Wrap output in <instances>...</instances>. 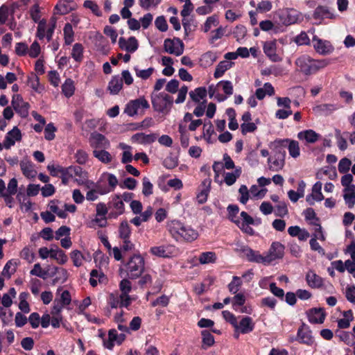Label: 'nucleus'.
I'll use <instances>...</instances> for the list:
<instances>
[{"instance_id": "f257e3e1", "label": "nucleus", "mask_w": 355, "mask_h": 355, "mask_svg": "<svg viewBox=\"0 0 355 355\" xmlns=\"http://www.w3.org/2000/svg\"><path fill=\"white\" fill-rule=\"evenodd\" d=\"M170 236L178 243H192L198 239V231L178 219L168 220L166 225Z\"/></svg>"}, {"instance_id": "f03ea898", "label": "nucleus", "mask_w": 355, "mask_h": 355, "mask_svg": "<svg viewBox=\"0 0 355 355\" xmlns=\"http://www.w3.org/2000/svg\"><path fill=\"white\" fill-rule=\"evenodd\" d=\"M295 64L302 73L311 75L326 67L329 62L325 59L315 60L309 55L304 54L296 59Z\"/></svg>"}, {"instance_id": "7ed1b4c3", "label": "nucleus", "mask_w": 355, "mask_h": 355, "mask_svg": "<svg viewBox=\"0 0 355 355\" xmlns=\"http://www.w3.org/2000/svg\"><path fill=\"white\" fill-rule=\"evenodd\" d=\"M145 269L144 258L139 254L131 256L123 265L121 272H125L129 279H135L139 277Z\"/></svg>"}, {"instance_id": "20e7f679", "label": "nucleus", "mask_w": 355, "mask_h": 355, "mask_svg": "<svg viewBox=\"0 0 355 355\" xmlns=\"http://www.w3.org/2000/svg\"><path fill=\"white\" fill-rule=\"evenodd\" d=\"M151 102L155 111L162 114H168L173 105V98L164 92H153Z\"/></svg>"}, {"instance_id": "39448f33", "label": "nucleus", "mask_w": 355, "mask_h": 355, "mask_svg": "<svg viewBox=\"0 0 355 355\" xmlns=\"http://www.w3.org/2000/svg\"><path fill=\"white\" fill-rule=\"evenodd\" d=\"M272 146L275 148H280L282 152H285L284 148L287 147L289 155L293 158H297L300 155L299 143L295 140L276 139L272 143Z\"/></svg>"}, {"instance_id": "423d86ee", "label": "nucleus", "mask_w": 355, "mask_h": 355, "mask_svg": "<svg viewBox=\"0 0 355 355\" xmlns=\"http://www.w3.org/2000/svg\"><path fill=\"white\" fill-rule=\"evenodd\" d=\"M107 205L109 207L107 218L110 219H116L125 212V205L119 194L112 196Z\"/></svg>"}, {"instance_id": "0eeeda50", "label": "nucleus", "mask_w": 355, "mask_h": 355, "mask_svg": "<svg viewBox=\"0 0 355 355\" xmlns=\"http://www.w3.org/2000/svg\"><path fill=\"white\" fill-rule=\"evenodd\" d=\"M149 107V103L144 97H139V98L130 101L125 106L124 112L130 116L141 114L144 110Z\"/></svg>"}, {"instance_id": "6e6552de", "label": "nucleus", "mask_w": 355, "mask_h": 355, "mask_svg": "<svg viewBox=\"0 0 355 355\" xmlns=\"http://www.w3.org/2000/svg\"><path fill=\"white\" fill-rule=\"evenodd\" d=\"M284 250L285 247L282 243L279 241L272 242L265 254L267 265L276 260L282 259L284 255Z\"/></svg>"}, {"instance_id": "1a4fd4ad", "label": "nucleus", "mask_w": 355, "mask_h": 355, "mask_svg": "<svg viewBox=\"0 0 355 355\" xmlns=\"http://www.w3.org/2000/svg\"><path fill=\"white\" fill-rule=\"evenodd\" d=\"M164 49L169 54L180 56L184 52V46L182 41L178 37L167 38L164 42Z\"/></svg>"}, {"instance_id": "9d476101", "label": "nucleus", "mask_w": 355, "mask_h": 355, "mask_svg": "<svg viewBox=\"0 0 355 355\" xmlns=\"http://www.w3.org/2000/svg\"><path fill=\"white\" fill-rule=\"evenodd\" d=\"M312 42L313 49L320 55H329L334 51V47L329 41L322 40L317 35H313Z\"/></svg>"}, {"instance_id": "9b49d317", "label": "nucleus", "mask_w": 355, "mask_h": 355, "mask_svg": "<svg viewBox=\"0 0 355 355\" xmlns=\"http://www.w3.org/2000/svg\"><path fill=\"white\" fill-rule=\"evenodd\" d=\"M270 148L274 150L275 155L268 159L269 168L274 171H279L284 165L285 152H282L280 148H275L272 146V144Z\"/></svg>"}, {"instance_id": "f8f14e48", "label": "nucleus", "mask_w": 355, "mask_h": 355, "mask_svg": "<svg viewBox=\"0 0 355 355\" xmlns=\"http://www.w3.org/2000/svg\"><path fill=\"white\" fill-rule=\"evenodd\" d=\"M89 142L93 150L108 149L110 147V141L103 135L96 132L91 134Z\"/></svg>"}, {"instance_id": "ddd939ff", "label": "nucleus", "mask_w": 355, "mask_h": 355, "mask_svg": "<svg viewBox=\"0 0 355 355\" xmlns=\"http://www.w3.org/2000/svg\"><path fill=\"white\" fill-rule=\"evenodd\" d=\"M254 224V218L245 211L241 212L240 218L236 223V225L241 229L242 232L250 236L254 234V230L250 226V225Z\"/></svg>"}, {"instance_id": "4468645a", "label": "nucleus", "mask_w": 355, "mask_h": 355, "mask_svg": "<svg viewBox=\"0 0 355 355\" xmlns=\"http://www.w3.org/2000/svg\"><path fill=\"white\" fill-rule=\"evenodd\" d=\"M132 299L130 297H122L118 293H112L109 295L107 303L112 309H116L118 307L127 308L130 305Z\"/></svg>"}, {"instance_id": "2eb2a0df", "label": "nucleus", "mask_w": 355, "mask_h": 355, "mask_svg": "<svg viewBox=\"0 0 355 355\" xmlns=\"http://www.w3.org/2000/svg\"><path fill=\"white\" fill-rule=\"evenodd\" d=\"M277 43L275 40L263 42V50L265 55L273 62L282 60V58L277 53Z\"/></svg>"}, {"instance_id": "dca6fc26", "label": "nucleus", "mask_w": 355, "mask_h": 355, "mask_svg": "<svg viewBox=\"0 0 355 355\" xmlns=\"http://www.w3.org/2000/svg\"><path fill=\"white\" fill-rule=\"evenodd\" d=\"M11 104L15 112L19 114L21 117L26 118L28 115L29 104L24 101L20 95H14Z\"/></svg>"}, {"instance_id": "f3484780", "label": "nucleus", "mask_w": 355, "mask_h": 355, "mask_svg": "<svg viewBox=\"0 0 355 355\" xmlns=\"http://www.w3.org/2000/svg\"><path fill=\"white\" fill-rule=\"evenodd\" d=\"M241 251L249 261L267 265L265 254H261L259 251L254 250L247 245L241 247Z\"/></svg>"}, {"instance_id": "a211bd4d", "label": "nucleus", "mask_w": 355, "mask_h": 355, "mask_svg": "<svg viewBox=\"0 0 355 355\" xmlns=\"http://www.w3.org/2000/svg\"><path fill=\"white\" fill-rule=\"evenodd\" d=\"M236 331L241 332L242 334H246L252 332L254 329V322L252 318L249 316L241 317L239 322L237 321L234 327Z\"/></svg>"}, {"instance_id": "6ab92c4d", "label": "nucleus", "mask_w": 355, "mask_h": 355, "mask_svg": "<svg viewBox=\"0 0 355 355\" xmlns=\"http://www.w3.org/2000/svg\"><path fill=\"white\" fill-rule=\"evenodd\" d=\"M297 340L303 344L311 345L314 343V338L312 336V332L309 327L303 324L297 330Z\"/></svg>"}, {"instance_id": "aec40b11", "label": "nucleus", "mask_w": 355, "mask_h": 355, "mask_svg": "<svg viewBox=\"0 0 355 355\" xmlns=\"http://www.w3.org/2000/svg\"><path fill=\"white\" fill-rule=\"evenodd\" d=\"M21 139V131L15 126L6 134L3 140V146L6 149H9L15 144L16 141H19Z\"/></svg>"}, {"instance_id": "412c9836", "label": "nucleus", "mask_w": 355, "mask_h": 355, "mask_svg": "<svg viewBox=\"0 0 355 355\" xmlns=\"http://www.w3.org/2000/svg\"><path fill=\"white\" fill-rule=\"evenodd\" d=\"M158 136L159 134L157 133H150L147 135L144 132H138L132 136L131 140L134 143L146 145L155 142L158 138Z\"/></svg>"}, {"instance_id": "4be33fe9", "label": "nucleus", "mask_w": 355, "mask_h": 355, "mask_svg": "<svg viewBox=\"0 0 355 355\" xmlns=\"http://www.w3.org/2000/svg\"><path fill=\"white\" fill-rule=\"evenodd\" d=\"M322 187V184L320 182H317L313 184L311 193L307 195L306 197V200L310 205H313L315 202H320L324 199L321 191Z\"/></svg>"}, {"instance_id": "5701e85b", "label": "nucleus", "mask_w": 355, "mask_h": 355, "mask_svg": "<svg viewBox=\"0 0 355 355\" xmlns=\"http://www.w3.org/2000/svg\"><path fill=\"white\" fill-rule=\"evenodd\" d=\"M299 13L294 9H287L279 16L281 22L286 26L294 24L299 20Z\"/></svg>"}, {"instance_id": "b1692460", "label": "nucleus", "mask_w": 355, "mask_h": 355, "mask_svg": "<svg viewBox=\"0 0 355 355\" xmlns=\"http://www.w3.org/2000/svg\"><path fill=\"white\" fill-rule=\"evenodd\" d=\"M119 46L122 50L129 53H134L137 50L139 44L135 37H130L128 40L121 37L119 40Z\"/></svg>"}, {"instance_id": "393cba45", "label": "nucleus", "mask_w": 355, "mask_h": 355, "mask_svg": "<svg viewBox=\"0 0 355 355\" xmlns=\"http://www.w3.org/2000/svg\"><path fill=\"white\" fill-rule=\"evenodd\" d=\"M324 310L322 308H313L307 312L309 322L312 324H322L325 319Z\"/></svg>"}, {"instance_id": "a878e982", "label": "nucleus", "mask_w": 355, "mask_h": 355, "mask_svg": "<svg viewBox=\"0 0 355 355\" xmlns=\"http://www.w3.org/2000/svg\"><path fill=\"white\" fill-rule=\"evenodd\" d=\"M306 282L312 288H320L323 286L324 279L318 275L313 270H309L306 274Z\"/></svg>"}, {"instance_id": "bb28decb", "label": "nucleus", "mask_w": 355, "mask_h": 355, "mask_svg": "<svg viewBox=\"0 0 355 355\" xmlns=\"http://www.w3.org/2000/svg\"><path fill=\"white\" fill-rule=\"evenodd\" d=\"M211 180L209 178L205 179L202 182V189L196 196L197 202L199 204H204L207 200L209 193L211 189Z\"/></svg>"}, {"instance_id": "cd10ccee", "label": "nucleus", "mask_w": 355, "mask_h": 355, "mask_svg": "<svg viewBox=\"0 0 355 355\" xmlns=\"http://www.w3.org/2000/svg\"><path fill=\"white\" fill-rule=\"evenodd\" d=\"M313 18L319 20L334 19L336 15L328 7L319 6L314 10Z\"/></svg>"}, {"instance_id": "c85d7f7f", "label": "nucleus", "mask_w": 355, "mask_h": 355, "mask_svg": "<svg viewBox=\"0 0 355 355\" xmlns=\"http://www.w3.org/2000/svg\"><path fill=\"white\" fill-rule=\"evenodd\" d=\"M20 168L23 175L28 179L35 178L37 174L35 165L31 161L26 159L21 161Z\"/></svg>"}, {"instance_id": "c756f323", "label": "nucleus", "mask_w": 355, "mask_h": 355, "mask_svg": "<svg viewBox=\"0 0 355 355\" xmlns=\"http://www.w3.org/2000/svg\"><path fill=\"white\" fill-rule=\"evenodd\" d=\"M320 135L313 130H302L297 134L300 140L305 141L306 143L314 144L320 138Z\"/></svg>"}, {"instance_id": "7c9ffc66", "label": "nucleus", "mask_w": 355, "mask_h": 355, "mask_svg": "<svg viewBox=\"0 0 355 355\" xmlns=\"http://www.w3.org/2000/svg\"><path fill=\"white\" fill-rule=\"evenodd\" d=\"M337 109V105L331 103L319 104L313 107V111L319 115H329Z\"/></svg>"}, {"instance_id": "2f4dec72", "label": "nucleus", "mask_w": 355, "mask_h": 355, "mask_svg": "<svg viewBox=\"0 0 355 355\" xmlns=\"http://www.w3.org/2000/svg\"><path fill=\"white\" fill-rule=\"evenodd\" d=\"M343 198L347 206L352 209L355 205V186H351L349 188H344Z\"/></svg>"}, {"instance_id": "473e14b6", "label": "nucleus", "mask_w": 355, "mask_h": 355, "mask_svg": "<svg viewBox=\"0 0 355 355\" xmlns=\"http://www.w3.org/2000/svg\"><path fill=\"white\" fill-rule=\"evenodd\" d=\"M123 87L122 78L119 76H114L112 78L108 84V90L111 94H117Z\"/></svg>"}, {"instance_id": "72a5a7b5", "label": "nucleus", "mask_w": 355, "mask_h": 355, "mask_svg": "<svg viewBox=\"0 0 355 355\" xmlns=\"http://www.w3.org/2000/svg\"><path fill=\"white\" fill-rule=\"evenodd\" d=\"M93 155L103 164H110L113 159L112 155L106 149L93 150Z\"/></svg>"}, {"instance_id": "f704fd0d", "label": "nucleus", "mask_w": 355, "mask_h": 355, "mask_svg": "<svg viewBox=\"0 0 355 355\" xmlns=\"http://www.w3.org/2000/svg\"><path fill=\"white\" fill-rule=\"evenodd\" d=\"M275 94L273 86L270 83H266L263 87L258 88L255 92V96L259 100H262L265 98L266 95L272 96Z\"/></svg>"}, {"instance_id": "c9c22d12", "label": "nucleus", "mask_w": 355, "mask_h": 355, "mask_svg": "<svg viewBox=\"0 0 355 355\" xmlns=\"http://www.w3.org/2000/svg\"><path fill=\"white\" fill-rule=\"evenodd\" d=\"M217 55L212 51H207L202 54L200 58V65L204 68H207L216 60Z\"/></svg>"}, {"instance_id": "e433bc0d", "label": "nucleus", "mask_w": 355, "mask_h": 355, "mask_svg": "<svg viewBox=\"0 0 355 355\" xmlns=\"http://www.w3.org/2000/svg\"><path fill=\"white\" fill-rule=\"evenodd\" d=\"M233 64V62L230 61H220L216 67L214 76L215 78H219L223 76L225 72L230 69Z\"/></svg>"}, {"instance_id": "4c0bfd02", "label": "nucleus", "mask_w": 355, "mask_h": 355, "mask_svg": "<svg viewBox=\"0 0 355 355\" xmlns=\"http://www.w3.org/2000/svg\"><path fill=\"white\" fill-rule=\"evenodd\" d=\"M241 172V168L239 167L236 168L235 170L231 173H225L224 174L225 183L228 186L234 184L236 180L240 177Z\"/></svg>"}, {"instance_id": "58836bf2", "label": "nucleus", "mask_w": 355, "mask_h": 355, "mask_svg": "<svg viewBox=\"0 0 355 355\" xmlns=\"http://www.w3.org/2000/svg\"><path fill=\"white\" fill-rule=\"evenodd\" d=\"M207 94V91L205 87H200L195 89L189 92V96L191 100L196 103L200 102L203 100Z\"/></svg>"}, {"instance_id": "ea45409f", "label": "nucleus", "mask_w": 355, "mask_h": 355, "mask_svg": "<svg viewBox=\"0 0 355 355\" xmlns=\"http://www.w3.org/2000/svg\"><path fill=\"white\" fill-rule=\"evenodd\" d=\"M105 279V276L103 272L98 270H92L90 272L89 283L92 287L97 286L98 282L101 283Z\"/></svg>"}, {"instance_id": "a19ab883", "label": "nucleus", "mask_w": 355, "mask_h": 355, "mask_svg": "<svg viewBox=\"0 0 355 355\" xmlns=\"http://www.w3.org/2000/svg\"><path fill=\"white\" fill-rule=\"evenodd\" d=\"M64 40L65 45H70L74 40V31L72 25L67 23L63 28Z\"/></svg>"}, {"instance_id": "79ce46f5", "label": "nucleus", "mask_w": 355, "mask_h": 355, "mask_svg": "<svg viewBox=\"0 0 355 355\" xmlns=\"http://www.w3.org/2000/svg\"><path fill=\"white\" fill-rule=\"evenodd\" d=\"M84 48L82 44L76 43L73 44L71 50V58L78 62H82L83 59Z\"/></svg>"}, {"instance_id": "37998d69", "label": "nucleus", "mask_w": 355, "mask_h": 355, "mask_svg": "<svg viewBox=\"0 0 355 355\" xmlns=\"http://www.w3.org/2000/svg\"><path fill=\"white\" fill-rule=\"evenodd\" d=\"M62 92L67 98L72 96L75 92V85L73 80L71 78L66 79L64 83L62 85Z\"/></svg>"}, {"instance_id": "c03bdc74", "label": "nucleus", "mask_w": 355, "mask_h": 355, "mask_svg": "<svg viewBox=\"0 0 355 355\" xmlns=\"http://www.w3.org/2000/svg\"><path fill=\"white\" fill-rule=\"evenodd\" d=\"M17 199L20 204L21 211L24 212L31 211L32 208V202L25 194L19 193L17 196Z\"/></svg>"}, {"instance_id": "a18cd8bd", "label": "nucleus", "mask_w": 355, "mask_h": 355, "mask_svg": "<svg viewBox=\"0 0 355 355\" xmlns=\"http://www.w3.org/2000/svg\"><path fill=\"white\" fill-rule=\"evenodd\" d=\"M305 220L311 225L315 226L319 224V219L316 217L315 212L313 208H307L303 211Z\"/></svg>"}, {"instance_id": "49530a36", "label": "nucleus", "mask_w": 355, "mask_h": 355, "mask_svg": "<svg viewBox=\"0 0 355 355\" xmlns=\"http://www.w3.org/2000/svg\"><path fill=\"white\" fill-rule=\"evenodd\" d=\"M131 227L126 220L120 223L119 227V236L120 239H130L131 236Z\"/></svg>"}, {"instance_id": "de8ad7c7", "label": "nucleus", "mask_w": 355, "mask_h": 355, "mask_svg": "<svg viewBox=\"0 0 355 355\" xmlns=\"http://www.w3.org/2000/svg\"><path fill=\"white\" fill-rule=\"evenodd\" d=\"M202 335V347L204 349H207L214 344V336L207 330H203L201 332Z\"/></svg>"}, {"instance_id": "09e8293b", "label": "nucleus", "mask_w": 355, "mask_h": 355, "mask_svg": "<svg viewBox=\"0 0 355 355\" xmlns=\"http://www.w3.org/2000/svg\"><path fill=\"white\" fill-rule=\"evenodd\" d=\"M69 277L68 271L64 268H58L57 275L53 279V284H63L64 283Z\"/></svg>"}, {"instance_id": "8fccbe9b", "label": "nucleus", "mask_w": 355, "mask_h": 355, "mask_svg": "<svg viewBox=\"0 0 355 355\" xmlns=\"http://www.w3.org/2000/svg\"><path fill=\"white\" fill-rule=\"evenodd\" d=\"M216 260V253L214 252H205L200 254L198 261L201 264L214 263Z\"/></svg>"}, {"instance_id": "3c124183", "label": "nucleus", "mask_w": 355, "mask_h": 355, "mask_svg": "<svg viewBox=\"0 0 355 355\" xmlns=\"http://www.w3.org/2000/svg\"><path fill=\"white\" fill-rule=\"evenodd\" d=\"M51 258L55 259L61 264H64L67 261V255L60 249H51Z\"/></svg>"}, {"instance_id": "603ef678", "label": "nucleus", "mask_w": 355, "mask_h": 355, "mask_svg": "<svg viewBox=\"0 0 355 355\" xmlns=\"http://www.w3.org/2000/svg\"><path fill=\"white\" fill-rule=\"evenodd\" d=\"M274 213L276 216L284 217L288 213L287 205L284 201L278 202L274 209Z\"/></svg>"}, {"instance_id": "864d4df0", "label": "nucleus", "mask_w": 355, "mask_h": 355, "mask_svg": "<svg viewBox=\"0 0 355 355\" xmlns=\"http://www.w3.org/2000/svg\"><path fill=\"white\" fill-rule=\"evenodd\" d=\"M49 209L51 211L55 214L60 218H66L67 214L64 209L60 208L55 201H51L49 204Z\"/></svg>"}, {"instance_id": "5fc2aeb1", "label": "nucleus", "mask_w": 355, "mask_h": 355, "mask_svg": "<svg viewBox=\"0 0 355 355\" xmlns=\"http://www.w3.org/2000/svg\"><path fill=\"white\" fill-rule=\"evenodd\" d=\"M228 213V218L233 222L234 223H236V221L239 220V217L238 216V214L239 212V208L236 205H230L227 208Z\"/></svg>"}, {"instance_id": "6e6d98bb", "label": "nucleus", "mask_w": 355, "mask_h": 355, "mask_svg": "<svg viewBox=\"0 0 355 355\" xmlns=\"http://www.w3.org/2000/svg\"><path fill=\"white\" fill-rule=\"evenodd\" d=\"M352 313L351 311L344 313V318L338 320V327L340 329H347L350 325V320L352 319Z\"/></svg>"}, {"instance_id": "4d7b16f0", "label": "nucleus", "mask_w": 355, "mask_h": 355, "mask_svg": "<svg viewBox=\"0 0 355 355\" xmlns=\"http://www.w3.org/2000/svg\"><path fill=\"white\" fill-rule=\"evenodd\" d=\"M71 259L73 261V263L76 267H80L83 265V260L85 259V257L82 254V252L78 250H73L71 252Z\"/></svg>"}, {"instance_id": "13d9d810", "label": "nucleus", "mask_w": 355, "mask_h": 355, "mask_svg": "<svg viewBox=\"0 0 355 355\" xmlns=\"http://www.w3.org/2000/svg\"><path fill=\"white\" fill-rule=\"evenodd\" d=\"M28 85L36 92H41L40 79L35 74L32 73L28 77Z\"/></svg>"}, {"instance_id": "bf43d9fd", "label": "nucleus", "mask_w": 355, "mask_h": 355, "mask_svg": "<svg viewBox=\"0 0 355 355\" xmlns=\"http://www.w3.org/2000/svg\"><path fill=\"white\" fill-rule=\"evenodd\" d=\"M153 193V185L147 177L142 180V193L144 196H149Z\"/></svg>"}, {"instance_id": "052dcab7", "label": "nucleus", "mask_w": 355, "mask_h": 355, "mask_svg": "<svg viewBox=\"0 0 355 355\" xmlns=\"http://www.w3.org/2000/svg\"><path fill=\"white\" fill-rule=\"evenodd\" d=\"M48 26L45 19H43L39 21L36 32V37L39 40H42L45 37V33H46Z\"/></svg>"}, {"instance_id": "680f3d73", "label": "nucleus", "mask_w": 355, "mask_h": 355, "mask_svg": "<svg viewBox=\"0 0 355 355\" xmlns=\"http://www.w3.org/2000/svg\"><path fill=\"white\" fill-rule=\"evenodd\" d=\"M119 288L121 293L120 294L122 297H130L128 294L131 291L132 286L130 282L127 279H123L119 284Z\"/></svg>"}, {"instance_id": "e2e57ef3", "label": "nucleus", "mask_w": 355, "mask_h": 355, "mask_svg": "<svg viewBox=\"0 0 355 355\" xmlns=\"http://www.w3.org/2000/svg\"><path fill=\"white\" fill-rule=\"evenodd\" d=\"M134 70L137 77L143 80H146L153 74L155 69L153 67L146 69H140L138 67H135Z\"/></svg>"}, {"instance_id": "0e129e2a", "label": "nucleus", "mask_w": 355, "mask_h": 355, "mask_svg": "<svg viewBox=\"0 0 355 355\" xmlns=\"http://www.w3.org/2000/svg\"><path fill=\"white\" fill-rule=\"evenodd\" d=\"M242 281L239 277L234 276L232 282L228 284V289L232 294H236L240 289Z\"/></svg>"}, {"instance_id": "69168bd1", "label": "nucleus", "mask_w": 355, "mask_h": 355, "mask_svg": "<svg viewBox=\"0 0 355 355\" xmlns=\"http://www.w3.org/2000/svg\"><path fill=\"white\" fill-rule=\"evenodd\" d=\"M245 300V297L243 293H236V295L232 298V307L234 310L238 311V308L239 306L244 305Z\"/></svg>"}, {"instance_id": "338daca9", "label": "nucleus", "mask_w": 355, "mask_h": 355, "mask_svg": "<svg viewBox=\"0 0 355 355\" xmlns=\"http://www.w3.org/2000/svg\"><path fill=\"white\" fill-rule=\"evenodd\" d=\"M293 41L298 46L309 45L311 42L309 37L308 36L307 33L304 31H302L299 35H297L294 38Z\"/></svg>"}, {"instance_id": "774afa93", "label": "nucleus", "mask_w": 355, "mask_h": 355, "mask_svg": "<svg viewBox=\"0 0 355 355\" xmlns=\"http://www.w3.org/2000/svg\"><path fill=\"white\" fill-rule=\"evenodd\" d=\"M57 128L53 123H48L44 128V138L48 141L54 139Z\"/></svg>"}]
</instances>
